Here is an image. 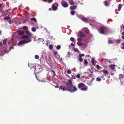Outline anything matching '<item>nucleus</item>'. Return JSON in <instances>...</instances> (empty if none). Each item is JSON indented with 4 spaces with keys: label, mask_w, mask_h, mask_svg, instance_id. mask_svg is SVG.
Segmentation results:
<instances>
[{
    "label": "nucleus",
    "mask_w": 124,
    "mask_h": 124,
    "mask_svg": "<svg viewBox=\"0 0 124 124\" xmlns=\"http://www.w3.org/2000/svg\"><path fill=\"white\" fill-rule=\"evenodd\" d=\"M79 34L80 37L78 39V45L80 46H83L85 45V43H87L86 39L84 37L86 36V35L84 33L82 32H79Z\"/></svg>",
    "instance_id": "f257e3e1"
},
{
    "label": "nucleus",
    "mask_w": 124,
    "mask_h": 124,
    "mask_svg": "<svg viewBox=\"0 0 124 124\" xmlns=\"http://www.w3.org/2000/svg\"><path fill=\"white\" fill-rule=\"evenodd\" d=\"M21 38L23 39H25L19 42L18 43V46L29 43L31 41V39L27 35H23L21 37Z\"/></svg>",
    "instance_id": "f03ea898"
},
{
    "label": "nucleus",
    "mask_w": 124,
    "mask_h": 124,
    "mask_svg": "<svg viewBox=\"0 0 124 124\" xmlns=\"http://www.w3.org/2000/svg\"><path fill=\"white\" fill-rule=\"evenodd\" d=\"M63 89V91L68 90V91L70 92H73L77 91V89L75 86H74L72 85L70 86L68 88V89H67L65 88H61Z\"/></svg>",
    "instance_id": "7ed1b4c3"
},
{
    "label": "nucleus",
    "mask_w": 124,
    "mask_h": 124,
    "mask_svg": "<svg viewBox=\"0 0 124 124\" xmlns=\"http://www.w3.org/2000/svg\"><path fill=\"white\" fill-rule=\"evenodd\" d=\"M108 29L105 27H101L100 28L99 32L102 34H104L108 31Z\"/></svg>",
    "instance_id": "20e7f679"
},
{
    "label": "nucleus",
    "mask_w": 124,
    "mask_h": 124,
    "mask_svg": "<svg viewBox=\"0 0 124 124\" xmlns=\"http://www.w3.org/2000/svg\"><path fill=\"white\" fill-rule=\"evenodd\" d=\"M41 66L40 65L37 66H31L30 68V69L34 73H35V71H37L38 69H39L40 68L41 69Z\"/></svg>",
    "instance_id": "39448f33"
},
{
    "label": "nucleus",
    "mask_w": 124,
    "mask_h": 124,
    "mask_svg": "<svg viewBox=\"0 0 124 124\" xmlns=\"http://www.w3.org/2000/svg\"><path fill=\"white\" fill-rule=\"evenodd\" d=\"M78 17L80 18L84 21L86 22L88 21V19L84 17L83 16L81 15H78Z\"/></svg>",
    "instance_id": "423d86ee"
},
{
    "label": "nucleus",
    "mask_w": 124,
    "mask_h": 124,
    "mask_svg": "<svg viewBox=\"0 0 124 124\" xmlns=\"http://www.w3.org/2000/svg\"><path fill=\"white\" fill-rule=\"evenodd\" d=\"M90 25L95 26L96 28H97L99 25L98 23H97L94 21H92L91 23H90Z\"/></svg>",
    "instance_id": "0eeeda50"
},
{
    "label": "nucleus",
    "mask_w": 124,
    "mask_h": 124,
    "mask_svg": "<svg viewBox=\"0 0 124 124\" xmlns=\"http://www.w3.org/2000/svg\"><path fill=\"white\" fill-rule=\"evenodd\" d=\"M64 83L66 84L67 85H69L70 86L72 85V80L71 79L67 80H66L64 82Z\"/></svg>",
    "instance_id": "6e6552de"
},
{
    "label": "nucleus",
    "mask_w": 124,
    "mask_h": 124,
    "mask_svg": "<svg viewBox=\"0 0 124 124\" xmlns=\"http://www.w3.org/2000/svg\"><path fill=\"white\" fill-rule=\"evenodd\" d=\"M84 56L85 54H81L79 55V60L80 62H83V59L82 57Z\"/></svg>",
    "instance_id": "1a4fd4ad"
},
{
    "label": "nucleus",
    "mask_w": 124,
    "mask_h": 124,
    "mask_svg": "<svg viewBox=\"0 0 124 124\" xmlns=\"http://www.w3.org/2000/svg\"><path fill=\"white\" fill-rule=\"evenodd\" d=\"M62 5L65 8H66L68 7V5L67 2L65 1L62 2Z\"/></svg>",
    "instance_id": "9d476101"
},
{
    "label": "nucleus",
    "mask_w": 124,
    "mask_h": 124,
    "mask_svg": "<svg viewBox=\"0 0 124 124\" xmlns=\"http://www.w3.org/2000/svg\"><path fill=\"white\" fill-rule=\"evenodd\" d=\"M104 5L106 6H108L110 5V2L107 1H105L103 2Z\"/></svg>",
    "instance_id": "9b49d317"
},
{
    "label": "nucleus",
    "mask_w": 124,
    "mask_h": 124,
    "mask_svg": "<svg viewBox=\"0 0 124 124\" xmlns=\"http://www.w3.org/2000/svg\"><path fill=\"white\" fill-rule=\"evenodd\" d=\"M83 30L86 33H88L89 32V30L87 28H84L83 29Z\"/></svg>",
    "instance_id": "f8f14e48"
},
{
    "label": "nucleus",
    "mask_w": 124,
    "mask_h": 124,
    "mask_svg": "<svg viewBox=\"0 0 124 124\" xmlns=\"http://www.w3.org/2000/svg\"><path fill=\"white\" fill-rule=\"evenodd\" d=\"M25 32L30 37H32L33 35L28 30L26 31Z\"/></svg>",
    "instance_id": "ddd939ff"
},
{
    "label": "nucleus",
    "mask_w": 124,
    "mask_h": 124,
    "mask_svg": "<svg viewBox=\"0 0 124 124\" xmlns=\"http://www.w3.org/2000/svg\"><path fill=\"white\" fill-rule=\"evenodd\" d=\"M24 33V32L23 31H20L18 32V34L19 36L23 35Z\"/></svg>",
    "instance_id": "4468645a"
},
{
    "label": "nucleus",
    "mask_w": 124,
    "mask_h": 124,
    "mask_svg": "<svg viewBox=\"0 0 124 124\" xmlns=\"http://www.w3.org/2000/svg\"><path fill=\"white\" fill-rule=\"evenodd\" d=\"M84 86V84L81 83L79 84L78 85V86L79 88H81L83 87Z\"/></svg>",
    "instance_id": "2eb2a0df"
},
{
    "label": "nucleus",
    "mask_w": 124,
    "mask_h": 124,
    "mask_svg": "<svg viewBox=\"0 0 124 124\" xmlns=\"http://www.w3.org/2000/svg\"><path fill=\"white\" fill-rule=\"evenodd\" d=\"M83 63L84 65L87 66L88 63L87 60L86 59H85L83 61Z\"/></svg>",
    "instance_id": "dca6fc26"
},
{
    "label": "nucleus",
    "mask_w": 124,
    "mask_h": 124,
    "mask_svg": "<svg viewBox=\"0 0 124 124\" xmlns=\"http://www.w3.org/2000/svg\"><path fill=\"white\" fill-rule=\"evenodd\" d=\"M87 89V87H84L80 88V90L84 91H86Z\"/></svg>",
    "instance_id": "f3484780"
},
{
    "label": "nucleus",
    "mask_w": 124,
    "mask_h": 124,
    "mask_svg": "<svg viewBox=\"0 0 124 124\" xmlns=\"http://www.w3.org/2000/svg\"><path fill=\"white\" fill-rule=\"evenodd\" d=\"M52 8L54 11H55L57 10V8L56 6H55L53 4L52 6Z\"/></svg>",
    "instance_id": "a211bd4d"
},
{
    "label": "nucleus",
    "mask_w": 124,
    "mask_h": 124,
    "mask_svg": "<svg viewBox=\"0 0 124 124\" xmlns=\"http://www.w3.org/2000/svg\"><path fill=\"white\" fill-rule=\"evenodd\" d=\"M92 62L93 64L94 65H95V64L97 62L96 61H94V59L93 58H92Z\"/></svg>",
    "instance_id": "6ab92c4d"
},
{
    "label": "nucleus",
    "mask_w": 124,
    "mask_h": 124,
    "mask_svg": "<svg viewBox=\"0 0 124 124\" xmlns=\"http://www.w3.org/2000/svg\"><path fill=\"white\" fill-rule=\"evenodd\" d=\"M76 8V7L75 6H71L70 7V9L71 10H73L74 9H75Z\"/></svg>",
    "instance_id": "aec40b11"
},
{
    "label": "nucleus",
    "mask_w": 124,
    "mask_h": 124,
    "mask_svg": "<svg viewBox=\"0 0 124 124\" xmlns=\"http://www.w3.org/2000/svg\"><path fill=\"white\" fill-rule=\"evenodd\" d=\"M123 78V75L121 74H120L119 75V78L120 80H121V79Z\"/></svg>",
    "instance_id": "412c9836"
},
{
    "label": "nucleus",
    "mask_w": 124,
    "mask_h": 124,
    "mask_svg": "<svg viewBox=\"0 0 124 124\" xmlns=\"http://www.w3.org/2000/svg\"><path fill=\"white\" fill-rule=\"evenodd\" d=\"M122 5L121 4H120L119 6L118 7V11H119L121 9V8H122Z\"/></svg>",
    "instance_id": "4be33fe9"
},
{
    "label": "nucleus",
    "mask_w": 124,
    "mask_h": 124,
    "mask_svg": "<svg viewBox=\"0 0 124 124\" xmlns=\"http://www.w3.org/2000/svg\"><path fill=\"white\" fill-rule=\"evenodd\" d=\"M23 29L26 31L28 30V28L27 26H23L22 28Z\"/></svg>",
    "instance_id": "5701e85b"
},
{
    "label": "nucleus",
    "mask_w": 124,
    "mask_h": 124,
    "mask_svg": "<svg viewBox=\"0 0 124 124\" xmlns=\"http://www.w3.org/2000/svg\"><path fill=\"white\" fill-rule=\"evenodd\" d=\"M69 2L70 4L71 5H73L74 4V2L73 0H69Z\"/></svg>",
    "instance_id": "b1692460"
},
{
    "label": "nucleus",
    "mask_w": 124,
    "mask_h": 124,
    "mask_svg": "<svg viewBox=\"0 0 124 124\" xmlns=\"http://www.w3.org/2000/svg\"><path fill=\"white\" fill-rule=\"evenodd\" d=\"M115 66L116 65H112L109 66V67L111 68L112 70H113Z\"/></svg>",
    "instance_id": "393cba45"
},
{
    "label": "nucleus",
    "mask_w": 124,
    "mask_h": 124,
    "mask_svg": "<svg viewBox=\"0 0 124 124\" xmlns=\"http://www.w3.org/2000/svg\"><path fill=\"white\" fill-rule=\"evenodd\" d=\"M102 72L103 73L105 74V76H106L107 74H108V73L107 70H102Z\"/></svg>",
    "instance_id": "a878e982"
},
{
    "label": "nucleus",
    "mask_w": 124,
    "mask_h": 124,
    "mask_svg": "<svg viewBox=\"0 0 124 124\" xmlns=\"http://www.w3.org/2000/svg\"><path fill=\"white\" fill-rule=\"evenodd\" d=\"M10 19V17L7 16L4 17V19L5 20H9Z\"/></svg>",
    "instance_id": "bb28decb"
},
{
    "label": "nucleus",
    "mask_w": 124,
    "mask_h": 124,
    "mask_svg": "<svg viewBox=\"0 0 124 124\" xmlns=\"http://www.w3.org/2000/svg\"><path fill=\"white\" fill-rule=\"evenodd\" d=\"M61 46L59 45H57L56 47V49L57 50H59L61 48Z\"/></svg>",
    "instance_id": "cd10ccee"
},
{
    "label": "nucleus",
    "mask_w": 124,
    "mask_h": 124,
    "mask_svg": "<svg viewBox=\"0 0 124 124\" xmlns=\"http://www.w3.org/2000/svg\"><path fill=\"white\" fill-rule=\"evenodd\" d=\"M53 53L54 55L56 56H57V55L58 54L57 51H54Z\"/></svg>",
    "instance_id": "c85d7f7f"
},
{
    "label": "nucleus",
    "mask_w": 124,
    "mask_h": 124,
    "mask_svg": "<svg viewBox=\"0 0 124 124\" xmlns=\"http://www.w3.org/2000/svg\"><path fill=\"white\" fill-rule=\"evenodd\" d=\"M7 40L6 39H4L3 41V44L4 45H5L6 44L7 42Z\"/></svg>",
    "instance_id": "c756f323"
},
{
    "label": "nucleus",
    "mask_w": 124,
    "mask_h": 124,
    "mask_svg": "<svg viewBox=\"0 0 124 124\" xmlns=\"http://www.w3.org/2000/svg\"><path fill=\"white\" fill-rule=\"evenodd\" d=\"M73 49L75 52H78V49L77 48H75V47H73Z\"/></svg>",
    "instance_id": "7c9ffc66"
},
{
    "label": "nucleus",
    "mask_w": 124,
    "mask_h": 124,
    "mask_svg": "<svg viewBox=\"0 0 124 124\" xmlns=\"http://www.w3.org/2000/svg\"><path fill=\"white\" fill-rule=\"evenodd\" d=\"M96 80L98 82L100 81L101 80V79L99 78L98 77L96 79Z\"/></svg>",
    "instance_id": "2f4dec72"
},
{
    "label": "nucleus",
    "mask_w": 124,
    "mask_h": 124,
    "mask_svg": "<svg viewBox=\"0 0 124 124\" xmlns=\"http://www.w3.org/2000/svg\"><path fill=\"white\" fill-rule=\"evenodd\" d=\"M31 20L32 21H34L35 22H36L37 21L36 19L34 18H31Z\"/></svg>",
    "instance_id": "473e14b6"
},
{
    "label": "nucleus",
    "mask_w": 124,
    "mask_h": 124,
    "mask_svg": "<svg viewBox=\"0 0 124 124\" xmlns=\"http://www.w3.org/2000/svg\"><path fill=\"white\" fill-rule=\"evenodd\" d=\"M49 48L50 49H52L53 48V46L52 45H50L49 46Z\"/></svg>",
    "instance_id": "72a5a7b5"
},
{
    "label": "nucleus",
    "mask_w": 124,
    "mask_h": 124,
    "mask_svg": "<svg viewBox=\"0 0 124 124\" xmlns=\"http://www.w3.org/2000/svg\"><path fill=\"white\" fill-rule=\"evenodd\" d=\"M32 31L33 32H35L36 31V28L34 27H32Z\"/></svg>",
    "instance_id": "f704fd0d"
},
{
    "label": "nucleus",
    "mask_w": 124,
    "mask_h": 124,
    "mask_svg": "<svg viewBox=\"0 0 124 124\" xmlns=\"http://www.w3.org/2000/svg\"><path fill=\"white\" fill-rule=\"evenodd\" d=\"M70 40L73 42L74 41V39L73 37H71L70 39Z\"/></svg>",
    "instance_id": "c9c22d12"
},
{
    "label": "nucleus",
    "mask_w": 124,
    "mask_h": 124,
    "mask_svg": "<svg viewBox=\"0 0 124 124\" xmlns=\"http://www.w3.org/2000/svg\"><path fill=\"white\" fill-rule=\"evenodd\" d=\"M67 72L68 74H70L71 73V71L70 70H68L67 71Z\"/></svg>",
    "instance_id": "e433bc0d"
},
{
    "label": "nucleus",
    "mask_w": 124,
    "mask_h": 124,
    "mask_svg": "<svg viewBox=\"0 0 124 124\" xmlns=\"http://www.w3.org/2000/svg\"><path fill=\"white\" fill-rule=\"evenodd\" d=\"M71 14L72 15H74L75 14V12L74 11H71Z\"/></svg>",
    "instance_id": "4c0bfd02"
},
{
    "label": "nucleus",
    "mask_w": 124,
    "mask_h": 124,
    "mask_svg": "<svg viewBox=\"0 0 124 124\" xmlns=\"http://www.w3.org/2000/svg\"><path fill=\"white\" fill-rule=\"evenodd\" d=\"M35 58L36 59H38L39 58V56L37 55H35Z\"/></svg>",
    "instance_id": "58836bf2"
},
{
    "label": "nucleus",
    "mask_w": 124,
    "mask_h": 124,
    "mask_svg": "<svg viewBox=\"0 0 124 124\" xmlns=\"http://www.w3.org/2000/svg\"><path fill=\"white\" fill-rule=\"evenodd\" d=\"M52 72L53 73V75L54 76L55 75V73L54 71L53 70H52Z\"/></svg>",
    "instance_id": "ea45409f"
},
{
    "label": "nucleus",
    "mask_w": 124,
    "mask_h": 124,
    "mask_svg": "<svg viewBox=\"0 0 124 124\" xmlns=\"http://www.w3.org/2000/svg\"><path fill=\"white\" fill-rule=\"evenodd\" d=\"M96 67L98 70H99L100 69V66L99 65H96Z\"/></svg>",
    "instance_id": "a19ab883"
},
{
    "label": "nucleus",
    "mask_w": 124,
    "mask_h": 124,
    "mask_svg": "<svg viewBox=\"0 0 124 124\" xmlns=\"http://www.w3.org/2000/svg\"><path fill=\"white\" fill-rule=\"evenodd\" d=\"M108 42L109 44H111L112 43V41L109 40L108 41Z\"/></svg>",
    "instance_id": "79ce46f5"
},
{
    "label": "nucleus",
    "mask_w": 124,
    "mask_h": 124,
    "mask_svg": "<svg viewBox=\"0 0 124 124\" xmlns=\"http://www.w3.org/2000/svg\"><path fill=\"white\" fill-rule=\"evenodd\" d=\"M122 44L123 45V46L122 47V48L123 49H124V43H122Z\"/></svg>",
    "instance_id": "37998d69"
},
{
    "label": "nucleus",
    "mask_w": 124,
    "mask_h": 124,
    "mask_svg": "<svg viewBox=\"0 0 124 124\" xmlns=\"http://www.w3.org/2000/svg\"><path fill=\"white\" fill-rule=\"evenodd\" d=\"M71 78L73 79H75V77L74 76L72 75Z\"/></svg>",
    "instance_id": "c03bdc74"
},
{
    "label": "nucleus",
    "mask_w": 124,
    "mask_h": 124,
    "mask_svg": "<svg viewBox=\"0 0 124 124\" xmlns=\"http://www.w3.org/2000/svg\"><path fill=\"white\" fill-rule=\"evenodd\" d=\"M53 1V0H48V2L49 3H51Z\"/></svg>",
    "instance_id": "a18cd8bd"
},
{
    "label": "nucleus",
    "mask_w": 124,
    "mask_h": 124,
    "mask_svg": "<svg viewBox=\"0 0 124 124\" xmlns=\"http://www.w3.org/2000/svg\"><path fill=\"white\" fill-rule=\"evenodd\" d=\"M120 40H118L116 41V42L117 43H119L120 42Z\"/></svg>",
    "instance_id": "49530a36"
},
{
    "label": "nucleus",
    "mask_w": 124,
    "mask_h": 124,
    "mask_svg": "<svg viewBox=\"0 0 124 124\" xmlns=\"http://www.w3.org/2000/svg\"><path fill=\"white\" fill-rule=\"evenodd\" d=\"M108 59H105V61L106 62H108Z\"/></svg>",
    "instance_id": "de8ad7c7"
},
{
    "label": "nucleus",
    "mask_w": 124,
    "mask_h": 124,
    "mask_svg": "<svg viewBox=\"0 0 124 124\" xmlns=\"http://www.w3.org/2000/svg\"><path fill=\"white\" fill-rule=\"evenodd\" d=\"M5 53H7L9 52V51L8 50H5Z\"/></svg>",
    "instance_id": "09e8293b"
},
{
    "label": "nucleus",
    "mask_w": 124,
    "mask_h": 124,
    "mask_svg": "<svg viewBox=\"0 0 124 124\" xmlns=\"http://www.w3.org/2000/svg\"><path fill=\"white\" fill-rule=\"evenodd\" d=\"M9 22V23L10 24H11V20H9L8 21Z\"/></svg>",
    "instance_id": "8fccbe9b"
},
{
    "label": "nucleus",
    "mask_w": 124,
    "mask_h": 124,
    "mask_svg": "<svg viewBox=\"0 0 124 124\" xmlns=\"http://www.w3.org/2000/svg\"><path fill=\"white\" fill-rule=\"evenodd\" d=\"M71 45L72 46H75V45L73 44L72 43H71Z\"/></svg>",
    "instance_id": "3c124183"
},
{
    "label": "nucleus",
    "mask_w": 124,
    "mask_h": 124,
    "mask_svg": "<svg viewBox=\"0 0 124 124\" xmlns=\"http://www.w3.org/2000/svg\"><path fill=\"white\" fill-rule=\"evenodd\" d=\"M49 11H51V10H52V8H49Z\"/></svg>",
    "instance_id": "603ef678"
},
{
    "label": "nucleus",
    "mask_w": 124,
    "mask_h": 124,
    "mask_svg": "<svg viewBox=\"0 0 124 124\" xmlns=\"http://www.w3.org/2000/svg\"><path fill=\"white\" fill-rule=\"evenodd\" d=\"M2 6V4L1 3H0V8H1Z\"/></svg>",
    "instance_id": "864d4df0"
},
{
    "label": "nucleus",
    "mask_w": 124,
    "mask_h": 124,
    "mask_svg": "<svg viewBox=\"0 0 124 124\" xmlns=\"http://www.w3.org/2000/svg\"><path fill=\"white\" fill-rule=\"evenodd\" d=\"M80 78V75L79 74H78V78Z\"/></svg>",
    "instance_id": "5fc2aeb1"
},
{
    "label": "nucleus",
    "mask_w": 124,
    "mask_h": 124,
    "mask_svg": "<svg viewBox=\"0 0 124 124\" xmlns=\"http://www.w3.org/2000/svg\"><path fill=\"white\" fill-rule=\"evenodd\" d=\"M54 77H53L52 78V80L53 81V79H54Z\"/></svg>",
    "instance_id": "6e6d98bb"
},
{
    "label": "nucleus",
    "mask_w": 124,
    "mask_h": 124,
    "mask_svg": "<svg viewBox=\"0 0 124 124\" xmlns=\"http://www.w3.org/2000/svg\"><path fill=\"white\" fill-rule=\"evenodd\" d=\"M46 45H48V41H47V43H46Z\"/></svg>",
    "instance_id": "4d7b16f0"
},
{
    "label": "nucleus",
    "mask_w": 124,
    "mask_h": 124,
    "mask_svg": "<svg viewBox=\"0 0 124 124\" xmlns=\"http://www.w3.org/2000/svg\"><path fill=\"white\" fill-rule=\"evenodd\" d=\"M122 35H124V32H122Z\"/></svg>",
    "instance_id": "13d9d810"
},
{
    "label": "nucleus",
    "mask_w": 124,
    "mask_h": 124,
    "mask_svg": "<svg viewBox=\"0 0 124 124\" xmlns=\"http://www.w3.org/2000/svg\"><path fill=\"white\" fill-rule=\"evenodd\" d=\"M70 54H67V56H68V57L69 58V56H70Z\"/></svg>",
    "instance_id": "bf43d9fd"
},
{
    "label": "nucleus",
    "mask_w": 124,
    "mask_h": 124,
    "mask_svg": "<svg viewBox=\"0 0 124 124\" xmlns=\"http://www.w3.org/2000/svg\"><path fill=\"white\" fill-rule=\"evenodd\" d=\"M122 38L123 39H124V36H122Z\"/></svg>",
    "instance_id": "052dcab7"
},
{
    "label": "nucleus",
    "mask_w": 124,
    "mask_h": 124,
    "mask_svg": "<svg viewBox=\"0 0 124 124\" xmlns=\"http://www.w3.org/2000/svg\"><path fill=\"white\" fill-rule=\"evenodd\" d=\"M108 62L109 63H111V61L109 60H108Z\"/></svg>",
    "instance_id": "680f3d73"
},
{
    "label": "nucleus",
    "mask_w": 124,
    "mask_h": 124,
    "mask_svg": "<svg viewBox=\"0 0 124 124\" xmlns=\"http://www.w3.org/2000/svg\"><path fill=\"white\" fill-rule=\"evenodd\" d=\"M2 44L1 43V42H0V46Z\"/></svg>",
    "instance_id": "e2e57ef3"
},
{
    "label": "nucleus",
    "mask_w": 124,
    "mask_h": 124,
    "mask_svg": "<svg viewBox=\"0 0 124 124\" xmlns=\"http://www.w3.org/2000/svg\"><path fill=\"white\" fill-rule=\"evenodd\" d=\"M45 2L47 0H43Z\"/></svg>",
    "instance_id": "0e129e2a"
},
{
    "label": "nucleus",
    "mask_w": 124,
    "mask_h": 124,
    "mask_svg": "<svg viewBox=\"0 0 124 124\" xmlns=\"http://www.w3.org/2000/svg\"><path fill=\"white\" fill-rule=\"evenodd\" d=\"M35 76H36V78H37V76H36V74H35Z\"/></svg>",
    "instance_id": "69168bd1"
},
{
    "label": "nucleus",
    "mask_w": 124,
    "mask_h": 124,
    "mask_svg": "<svg viewBox=\"0 0 124 124\" xmlns=\"http://www.w3.org/2000/svg\"><path fill=\"white\" fill-rule=\"evenodd\" d=\"M76 77H77V78H78V74H77L76 76Z\"/></svg>",
    "instance_id": "338daca9"
},
{
    "label": "nucleus",
    "mask_w": 124,
    "mask_h": 124,
    "mask_svg": "<svg viewBox=\"0 0 124 124\" xmlns=\"http://www.w3.org/2000/svg\"><path fill=\"white\" fill-rule=\"evenodd\" d=\"M10 42H8V44L9 45L10 44Z\"/></svg>",
    "instance_id": "774afa93"
}]
</instances>
